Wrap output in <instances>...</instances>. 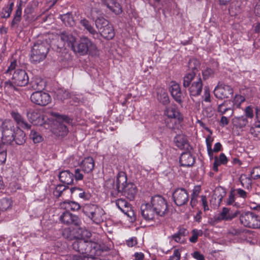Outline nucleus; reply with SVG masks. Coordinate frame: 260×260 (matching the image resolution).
Returning <instances> with one entry per match:
<instances>
[{
    "mask_svg": "<svg viewBox=\"0 0 260 260\" xmlns=\"http://www.w3.org/2000/svg\"><path fill=\"white\" fill-rule=\"evenodd\" d=\"M127 176L124 172H119L115 184L114 181L109 180L106 182L107 187L109 189L110 194L116 198L121 193L130 201L134 200L137 192V187L132 183L127 182Z\"/></svg>",
    "mask_w": 260,
    "mask_h": 260,
    "instance_id": "nucleus-1",
    "label": "nucleus"
},
{
    "mask_svg": "<svg viewBox=\"0 0 260 260\" xmlns=\"http://www.w3.org/2000/svg\"><path fill=\"white\" fill-rule=\"evenodd\" d=\"M73 249L84 255H74L72 260H90L100 251V245L96 242L85 239H77L72 243Z\"/></svg>",
    "mask_w": 260,
    "mask_h": 260,
    "instance_id": "nucleus-2",
    "label": "nucleus"
},
{
    "mask_svg": "<svg viewBox=\"0 0 260 260\" xmlns=\"http://www.w3.org/2000/svg\"><path fill=\"white\" fill-rule=\"evenodd\" d=\"M50 46L46 40H38L33 45L30 53L31 62L38 63L46 57Z\"/></svg>",
    "mask_w": 260,
    "mask_h": 260,
    "instance_id": "nucleus-3",
    "label": "nucleus"
},
{
    "mask_svg": "<svg viewBox=\"0 0 260 260\" xmlns=\"http://www.w3.org/2000/svg\"><path fill=\"white\" fill-rule=\"evenodd\" d=\"M17 62L15 60L12 61L5 73L7 76H9L13 73L12 79L14 83L17 86H24L29 81L28 75L23 70L20 69L15 70Z\"/></svg>",
    "mask_w": 260,
    "mask_h": 260,
    "instance_id": "nucleus-4",
    "label": "nucleus"
},
{
    "mask_svg": "<svg viewBox=\"0 0 260 260\" xmlns=\"http://www.w3.org/2000/svg\"><path fill=\"white\" fill-rule=\"evenodd\" d=\"M84 214L96 224L104 221L105 212L102 208L93 204L85 205L83 208Z\"/></svg>",
    "mask_w": 260,
    "mask_h": 260,
    "instance_id": "nucleus-5",
    "label": "nucleus"
},
{
    "mask_svg": "<svg viewBox=\"0 0 260 260\" xmlns=\"http://www.w3.org/2000/svg\"><path fill=\"white\" fill-rule=\"evenodd\" d=\"M72 49L75 53L84 55L88 52L89 53L94 52L96 50V47L90 39L86 37H83L77 44L74 43Z\"/></svg>",
    "mask_w": 260,
    "mask_h": 260,
    "instance_id": "nucleus-6",
    "label": "nucleus"
},
{
    "mask_svg": "<svg viewBox=\"0 0 260 260\" xmlns=\"http://www.w3.org/2000/svg\"><path fill=\"white\" fill-rule=\"evenodd\" d=\"M240 221L244 226L252 228H260V216L251 212H247L240 216Z\"/></svg>",
    "mask_w": 260,
    "mask_h": 260,
    "instance_id": "nucleus-7",
    "label": "nucleus"
},
{
    "mask_svg": "<svg viewBox=\"0 0 260 260\" xmlns=\"http://www.w3.org/2000/svg\"><path fill=\"white\" fill-rule=\"evenodd\" d=\"M151 204L156 214L159 216H165L168 212L167 202L161 196L157 195L152 197L151 199Z\"/></svg>",
    "mask_w": 260,
    "mask_h": 260,
    "instance_id": "nucleus-8",
    "label": "nucleus"
},
{
    "mask_svg": "<svg viewBox=\"0 0 260 260\" xmlns=\"http://www.w3.org/2000/svg\"><path fill=\"white\" fill-rule=\"evenodd\" d=\"M200 67L199 60L195 59H191L188 63V67L192 71L191 72L187 73L183 77V85L186 88L190 86L191 82L196 80L197 77L196 72Z\"/></svg>",
    "mask_w": 260,
    "mask_h": 260,
    "instance_id": "nucleus-9",
    "label": "nucleus"
},
{
    "mask_svg": "<svg viewBox=\"0 0 260 260\" xmlns=\"http://www.w3.org/2000/svg\"><path fill=\"white\" fill-rule=\"evenodd\" d=\"M31 101L38 105L45 106L51 101L50 95L47 92L41 91H36L30 96Z\"/></svg>",
    "mask_w": 260,
    "mask_h": 260,
    "instance_id": "nucleus-10",
    "label": "nucleus"
},
{
    "mask_svg": "<svg viewBox=\"0 0 260 260\" xmlns=\"http://www.w3.org/2000/svg\"><path fill=\"white\" fill-rule=\"evenodd\" d=\"M165 115L168 118H170L171 122H167V126L170 128H174L173 123H175L177 119L179 121L182 120V118L181 116L180 113L176 109L169 107H167L165 111Z\"/></svg>",
    "mask_w": 260,
    "mask_h": 260,
    "instance_id": "nucleus-11",
    "label": "nucleus"
},
{
    "mask_svg": "<svg viewBox=\"0 0 260 260\" xmlns=\"http://www.w3.org/2000/svg\"><path fill=\"white\" fill-rule=\"evenodd\" d=\"M233 93L232 88L230 86L224 84H218L214 90L215 96L220 99L228 98Z\"/></svg>",
    "mask_w": 260,
    "mask_h": 260,
    "instance_id": "nucleus-12",
    "label": "nucleus"
},
{
    "mask_svg": "<svg viewBox=\"0 0 260 260\" xmlns=\"http://www.w3.org/2000/svg\"><path fill=\"white\" fill-rule=\"evenodd\" d=\"M173 197L174 202L177 206L185 204L189 200L186 190L182 188L176 189L173 192Z\"/></svg>",
    "mask_w": 260,
    "mask_h": 260,
    "instance_id": "nucleus-13",
    "label": "nucleus"
},
{
    "mask_svg": "<svg viewBox=\"0 0 260 260\" xmlns=\"http://www.w3.org/2000/svg\"><path fill=\"white\" fill-rule=\"evenodd\" d=\"M239 214V211L236 210L233 212L230 208L223 207L221 212L215 217V220L217 221L221 220L230 221L237 216Z\"/></svg>",
    "mask_w": 260,
    "mask_h": 260,
    "instance_id": "nucleus-14",
    "label": "nucleus"
},
{
    "mask_svg": "<svg viewBox=\"0 0 260 260\" xmlns=\"http://www.w3.org/2000/svg\"><path fill=\"white\" fill-rule=\"evenodd\" d=\"M27 117L28 120L34 125H41L44 123L43 116L37 110L30 109L27 112Z\"/></svg>",
    "mask_w": 260,
    "mask_h": 260,
    "instance_id": "nucleus-15",
    "label": "nucleus"
},
{
    "mask_svg": "<svg viewBox=\"0 0 260 260\" xmlns=\"http://www.w3.org/2000/svg\"><path fill=\"white\" fill-rule=\"evenodd\" d=\"M169 91L172 98L179 104L182 102V93L179 84L175 81H171L170 84Z\"/></svg>",
    "mask_w": 260,
    "mask_h": 260,
    "instance_id": "nucleus-16",
    "label": "nucleus"
},
{
    "mask_svg": "<svg viewBox=\"0 0 260 260\" xmlns=\"http://www.w3.org/2000/svg\"><path fill=\"white\" fill-rule=\"evenodd\" d=\"M141 213L143 217L147 221L152 220L156 214L151 204L149 203H143L141 205Z\"/></svg>",
    "mask_w": 260,
    "mask_h": 260,
    "instance_id": "nucleus-17",
    "label": "nucleus"
},
{
    "mask_svg": "<svg viewBox=\"0 0 260 260\" xmlns=\"http://www.w3.org/2000/svg\"><path fill=\"white\" fill-rule=\"evenodd\" d=\"M203 82L200 75L197 77L191 85L189 86V92L190 96H196L199 95L203 89Z\"/></svg>",
    "mask_w": 260,
    "mask_h": 260,
    "instance_id": "nucleus-18",
    "label": "nucleus"
},
{
    "mask_svg": "<svg viewBox=\"0 0 260 260\" xmlns=\"http://www.w3.org/2000/svg\"><path fill=\"white\" fill-rule=\"evenodd\" d=\"M59 219L62 223L68 225L74 224L77 225L79 223L78 217L68 211L62 213L59 217Z\"/></svg>",
    "mask_w": 260,
    "mask_h": 260,
    "instance_id": "nucleus-19",
    "label": "nucleus"
},
{
    "mask_svg": "<svg viewBox=\"0 0 260 260\" xmlns=\"http://www.w3.org/2000/svg\"><path fill=\"white\" fill-rule=\"evenodd\" d=\"M102 3L116 15L122 12V7L116 0H102Z\"/></svg>",
    "mask_w": 260,
    "mask_h": 260,
    "instance_id": "nucleus-20",
    "label": "nucleus"
},
{
    "mask_svg": "<svg viewBox=\"0 0 260 260\" xmlns=\"http://www.w3.org/2000/svg\"><path fill=\"white\" fill-rule=\"evenodd\" d=\"M217 111L220 115H223L226 112H230V116H232L234 114L233 105L232 101H224L222 103L218 105Z\"/></svg>",
    "mask_w": 260,
    "mask_h": 260,
    "instance_id": "nucleus-21",
    "label": "nucleus"
},
{
    "mask_svg": "<svg viewBox=\"0 0 260 260\" xmlns=\"http://www.w3.org/2000/svg\"><path fill=\"white\" fill-rule=\"evenodd\" d=\"M59 180L67 185L72 184L74 181V174L69 170L61 171L58 175Z\"/></svg>",
    "mask_w": 260,
    "mask_h": 260,
    "instance_id": "nucleus-22",
    "label": "nucleus"
},
{
    "mask_svg": "<svg viewBox=\"0 0 260 260\" xmlns=\"http://www.w3.org/2000/svg\"><path fill=\"white\" fill-rule=\"evenodd\" d=\"M81 168L85 173H89L92 171L94 167V161L92 157H86L82 161Z\"/></svg>",
    "mask_w": 260,
    "mask_h": 260,
    "instance_id": "nucleus-23",
    "label": "nucleus"
},
{
    "mask_svg": "<svg viewBox=\"0 0 260 260\" xmlns=\"http://www.w3.org/2000/svg\"><path fill=\"white\" fill-rule=\"evenodd\" d=\"M11 116L19 126L26 129H30L31 125L28 124L19 113L12 112Z\"/></svg>",
    "mask_w": 260,
    "mask_h": 260,
    "instance_id": "nucleus-24",
    "label": "nucleus"
},
{
    "mask_svg": "<svg viewBox=\"0 0 260 260\" xmlns=\"http://www.w3.org/2000/svg\"><path fill=\"white\" fill-rule=\"evenodd\" d=\"M181 166L184 167H190L194 162V158L189 152H184L181 154L179 160Z\"/></svg>",
    "mask_w": 260,
    "mask_h": 260,
    "instance_id": "nucleus-25",
    "label": "nucleus"
},
{
    "mask_svg": "<svg viewBox=\"0 0 260 260\" xmlns=\"http://www.w3.org/2000/svg\"><path fill=\"white\" fill-rule=\"evenodd\" d=\"M156 98L160 103L164 105H167L169 103V98L167 91L164 88H157Z\"/></svg>",
    "mask_w": 260,
    "mask_h": 260,
    "instance_id": "nucleus-26",
    "label": "nucleus"
},
{
    "mask_svg": "<svg viewBox=\"0 0 260 260\" xmlns=\"http://www.w3.org/2000/svg\"><path fill=\"white\" fill-rule=\"evenodd\" d=\"M60 207L67 211H77L80 209V206L77 202L66 201L60 203Z\"/></svg>",
    "mask_w": 260,
    "mask_h": 260,
    "instance_id": "nucleus-27",
    "label": "nucleus"
},
{
    "mask_svg": "<svg viewBox=\"0 0 260 260\" xmlns=\"http://www.w3.org/2000/svg\"><path fill=\"white\" fill-rule=\"evenodd\" d=\"M14 140V133L12 129L2 131V140L3 144H11Z\"/></svg>",
    "mask_w": 260,
    "mask_h": 260,
    "instance_id": "nucleus-28",
    "label": "nucleus"
},
{
    "mask_svg": "<svg viewBox=\"0 0 260 260\" xmlns=\"http://www.w3.org/2000/svg\"><path fill=\"white\" fill-rule=\"evenodd\" d=\"M99 32L104 38L108 40L113 39L115 35L114 28L110 23L101 30Z\"/></svg>",
    "mask_w": 260,
    "mask_h": 260,
    "instance_id": "nucleus-29",
    "label": "nucleus"
},
{
    "mask_svg": "<svg viewBox=\"0 0 260 260\" xmlns=\"http://www.w3.org/2000/svg\"><path fill=\"white\" fill-rule=\"evenodd\" d=\"M174 142L176 146L180 149L187 148L188 143L186 136L181 135H178L174 138Z\"/></svg>",
    "mask_w": 260,
    "mask_h": 260,
    "instance_id": "nucleus-30",
    "label": "nucleus"
},
{
    "mask_svg": "<svg viewBox=\"0 0 260 260\" xmlns=\"http://www.w3.org/2000/svg\"><path fill=\"white\" fill-rule=\"evenodd\" d=\"M61 40L72 48L76 42L75 38L70 33L63 32L60 35Z\"/></svg>",
    "mask_w": 260,
    "mask_h": 260,
    "instance_id": "nucleus-31",
    "label": "nucleus"
},
{
    "mask_svg": "<svg viewBox=\"0 0 260 260\" xmlns=\"http://www.w3.org/2000/svg\"><path fill=\"white\" fill-rule=\"evenodd\" d=\"M116 206L124 214L130 216V214L128 213L129 210L131 209L129 207V204L125 200L122 199H118L116 202Z\"/></svg>",
    "mask_w": 260,
    "mask_h": 260,
    "instance_id": "nucleus-32",
    "label": "nucleus"
},
{
    "mask_svg": "<svg viewBox=\"0 0 260 260\" xmlns=\"http://www.w3.org/2000/svg\"><path fill=\"white\" fill-rule=\"evenodd\" d=\"M59 17L62 22L66 26H73L75 25V21L71 13L60 15Z\"/></svg>",
    "mask_w": 260,
    "mask_h": 260,
    "instance_id": "nucleus-33",
    "label": "nucleus"
},
{
    "mask_svg": "<svg viewBox=\"0 0 260 260\" xmlns=\"http://www.w3.org/2000/svg\"><path fill=\"white\" fill-rule=\"evenodd\" d=\"M95 24L99 31L107 26L109 22L103 17H99L95 20Z\"/></svg>",
    "mask_w": 260,
    "mask_h": 260,
    "instance_id": "nucleus-34",
    "label": "nucleus"
},
{
    "mask_svg": "<svg viewBox=\"0 0 260 260\" xmlns=\"http://www.w3.org/2000/svg\"><path fill=\"white\" fill-rule=\"evenodd\" d=\"M15 140L14 141L18 145H22L25 142V134L23 131L19 130L18 132L14 135Z\"/></svg>",
    "mask_w": 260,
    "mask_h": 260,
    "instance_id": "nucleus-35",
    "label": "nucleus"
},
{
    "mask_svg": "<svg viewBox=\"0 0 260 260\" xmlns=\"http://www.w3.org/2000/svg\"><path fill=\"white\" fill-rule=\"evenodd\" d=\"M225 191L222 187L216 188L214 191V196L215 199H217L218 203L220 204L222 201L223 198L225 195Z\"/></svg>",
    "mask_w": 260,
    "mask_h": 260,
    "instance_id": "nucleus-36",
    "label": "nucleus"
},
{
    "mask_svg": "<svg viewBox=\"0 0 260 260\" xmlns=\"http://www.w3.org/2000/svg\"><path fill=\"white\" fill-rule=\"evenodd\" d=\"M12 205L11 200L8 198H3L0 200V210L6 211Z\"/></svg>",
    "mask_w": 260,
    "mask_h": 260,
    "instance_id": "nucleus-37",
    "label": "nucleus"
},
{
    "mask_svg": "<svg viewBox=\"0 0 260 260\" xmlns=\"http://www.w3.org/2000/svg\"><path fill=\"white\" fill-rule=\"evenodd\" d=\"M80 24L92 35H94L96 33L93 27L90 24V22L87 20L85 19L81 20Z\"/></svg>",
    "mask_w": 260,
    "mask_h": 260,
    "instance_id": "nucleus-38",
    "label": "nucleus"
},
{
    "mask_svg": "<svg viewBox=\"0 0 260 260\" xmlns=\"http://www.w3.org/2000/svg\"><path fill=\"white\" fill-rule=\"evenodd\" d=\"M234 122L238 127L240 128L245 126L248 123L247 119L244 116L236 118Z\"/></svg>",
    "mask_w": 260,
    "mask_h": 260,
    "instance_id": "nucleus-39",
    "label": "nucleus"
},
{
    "mask_svg": "<svg viewBox=\"0 0 260 260\" xmlns=\"http://www.w3.org/2000/svg\"><path fill=\"white\" fill-rule=\"evenodd\" d=\"M245 98L241 95L237 94L235 95L233 102H232L233 105V109L234 107L240 108L241 103L245 101Z\"/></svg>",
    "mask_w": 260,
    "mask_h": 260,
    "instance_id": "nucleus-40",
    "label": "nucleus"
},
{
    "mask_svg": "<svg viewBox=\"0 0 260 260\" xmlns=\"http://www.w3.org/2000/svg\"><path fill=\"white\" fill-rule=\"evenodd\" d=\"M70 192L72 194L78 196L81 199H87V194L80 188L72 187L70 189Z\"/></svg>",
    "mask_w": 260,
    "mask_h": 260,
    "instance_id": "nucleus-41",
    "label": "nucleus"
},
{
    "mask_svg": "<svg viewBox=\"0 0 260 260\" xmlns=\"http://www.w3.org/2000/svg\"><path fill=\"white\" fill-rule=\"evenodd\" d=\"M30 137L35 143H39L43 141L42 136L38 132L34 130L31 131Z\"/></svg>",
    "mask_w": 260,
    "mask_h": 260,
    "instance_id": "nucleus-42",
    "label": "nucleus"
},
{
    "mask_svg": "<svg viewBox=\"0 0 260 260\" xmlns=\"http://www.w3.org/2000/svg\"><path fill=\"white\" fill-rule=\"evenodd\" d=\"M250 177H247L245 175L241 176L240 177V182L243 187L249 189L251 184V179Z\"/></svg>",
    "mask_w": 260,
    "mask_h": 260,
    "instance_id": "nucleus-43",
    "label": "nucleus"
},
{
    "mask_svg": "<svg viewBox=\"0 0 260 260\" xmlns=\"http://www.w3.org/2000/svg\"><path fill=\"white\" fill-rule=\"evenodd\" d=\"M80 234L79 237L77 239H85L86 238H89L91 236V233L88 230L80 228L78 231Z\"/></svg>",
    "mask_w": 260,
    "mask_h": 260,
    "instance_id": "nucleus-44",
    "label": "nucleus"
},
{
    "mask_svg": "<svg viewBox=\"0 0 260 260\" xmlns=\"http://www.w3.org/2000/svg\"><path fill=\"white\" fill-rule=\"evenodd\" d=\"M203 232L201 230L193 229L192 231V236L189 238V241L191 243H196L199 236L202 235Z\"/></svg>",
    "mask_w": 260,
    "mask_h": 260,
    "instance_id": "nucleus-45",
    "label": "nucleus"
},
{
    "mask_svg": "<svg viewBox=\"0 0 260 260\" xmlns=\"http://www.w3.org/2000/svg\"><path fill=\"white\" fill-rule=\"evenodd\" d=\"M31 84L34 90L40 91L43 88V82L42 81L35 80L31 82Z\"/></svg>",
    "mask_w": 260,
    "mask_h": 260,
    "instance_id": "nucleus-46",
    "label": "nucleus"
},
{
    "mask_svg": "<svg viewBox=\"0 0 260 260\" xmlns=\"http://www.w3.org/2000/svg\"><path fill=\"white\" fill-rule=\"evenodd\" d=\"M67 188L68 186L64 185L59 184L57 185L54 191V196L57 197H60L62 191L65 190Z\"/></svg>",
    "mask_w": 260,
    "mask_h": 260,
    "instance_id": "nucleus-47",
    "label": "nucleus"
},
{
    "mask_svg": "<svg viewBox=\"0 0 260 260\" xmlns=\"http://www.w3.org/2000/svg\"><path fill=\"white\" fill-rule=\"evenodd\" d=\"M251 178L254 180L260 179V167L253 169L250 173Z\"/></svg>",
    "mask_w": 260,
    "mask_h": 260,
    "instance_id": "nucleus-48",
    "label": "nucleus"
},
{
    "mask_svg": "<svg viewBox=\"0 0 260 260\" xmlns=\"http://www.w3.org/2000/svg\"><path fill=\"white\" fill-rule=\"evenodd\" d=\"M12 125V122L10 120H5L2 122L1 125L2 131L11 129Z\"/></svg>",
    "mask_w": 260,
    "mask_h": 260,
    "instance_id": "nucleus-49",
    "label": "nucleus"
},
{
    "mask_svg": "<svg viewBox=\"0 0 260 260\" xmlns=\"http://www.w3.org/2000/svg\"><path fill=\"white\" fill-rule=\"evenodd\" d=\"M13 4L12 3L11 6L9 7H7L3 10L2 14L3 17L4 18H8L10 17V14L12 11V6Z\"/></svg>",
    "mask_w": 260,
    "mask_h": 260,
    "instance_id": "nucleus-50",
    "label": "nucleus"
},
{
    "mask_svg": "<svg viewBox=\"0 0 260 260\" xmlns=\"http://www.w3.org/2000/svg\"><path fill=\"white\" fill-rule=\"evenodd\" d=\"M2 144H0V165L4 164L6 160L7 153L4 150H2Z\"/></svg>",
    "mask_w": 260,
    "mask_h": 260,
    "instance_id": "nucleus-51",
    "label": "nucleus"
},
{
    "mask_svg": "<svg viewBox=\"0 0 260 260\" xmlns=\"http://www.w3.org/2000/svg\"><path fill=\"white\" fill-rule=\"evenodd\" d=\"M75 175H74V178H75L76 181L82 180L83 179V174L81 172V170L78 168L75 170Z\"/></svg>",
    "mask_w": 260,
    "mask_h": 260,
    "instance_id": "nucleus-52",
    "label": "nucleus"
},
{
    "mask_svg": "<svg viewBox=\"0 0 260 260\" xmlns=\"http://www.w3.org/2000/svg\"><path fill=\"white\" fill-rule=\"evenodd\" d=\"M69 97V93L68 92L66 91L60 90L57 93V98L59 99L60 100L63 101L66 99H68Z\"/></svg>",
    "mask_w": 260,
    "mask_h": 260,
    "instance_id": "nucleus-53",
    "label": "nucleus"
},
{
    "mask_svg": "<svg viewBox=\"0 0 260 260\" xmlns=\"http://www.w3.org/2000/svg\"><path fill=\"white\" fill-rule=\"evenodd\" d=\"M213 141V138L210 135L208 136L206 138V144L207 151H211L212 148V143Z\"/></svg>",
    "mask_w": 260,
    "mask_h": 260,
    "instance_id": "nucleus-54",
    "label": "nucleus"
},
{
    "mask_svg": "<svg viewBox=\"0 0 260 260\" xmlns=\"http://www.w3.org/2000/svg\"><path fill=\"white\" fill-rule=\"evenodd\" d=\"M172 238L177 243H183L185 241V238L180 237V236L177 235L176 233L172 236Z\"/></svg>",
    "mask_w": 260,
    "mask_h": 260,
    "instance_id": "nucleus-55",
    "label": "nucleus"
},
{
    "mask_svg": "<svg viewBox=\"0 0 260 260\" xmlns=\"http://www.w3.org/2000/svg\"><path fill=\"white\" fill-rule=\"evenodd\" d=\"M204 100L206 102H210V93L208 88L205 87L204 89V93L203 96Z\"/></svg>",
    "mask_w": 260,
    "mask_h": 260,
    "instance_id": "nucleus-56",
    "label": "nucleus"
},
{
    "mask_svg": "<svg viewBox=\"0 0 260 260\" xmlns=\"http://www.w3.org/2000/svg\"><path fill=\"white\" fill-rule=\"evenodd\" d=\"M180 253L178 250L175 249L174 251L173 255L171 256L168 260H180Z\"/></svg>",
    "mask_w": 260,
    "mask_h": 260,
    "instance_id": "nucleus-57",
    "label": "nucleus"
},
{
    "mask_svg": "<svg viewBox=\"0 0 260 260\" xmlns=\"http://www.w3.org/2000/svg\"><path fill=\"white\" fill-rule=\"evenodd\" d=\"M245 113L246 117L251 118L253 117V110L250 106L246 107Z\"/></svg>",
    "mask_w": 260,
    "mask_h": 260,
    "instance_id": "nucleus-58",
    "label": "nucleus"
},
{
    "mask_svg": "<svg viewBox=\"0 0 260 260\" xmlns=\"http://www.w3.org/2000/svg\"><path fill=\"white\" fill-rule=\"evenodd\" d=\"M213 74V71L211 69H207L202 72L203 78L206 79L209 78L210 76Z\"/></svg>",
    "mask_w": 260,
    "mask_h": 260,
    "instance_id": "nucleus-59",
    "label": "nucleus"
},
{
    "mask_svg": "<svg viewBox=\"0 0 260 260\" xmlns=\"http://www.w3.org/2000/svg\"><path fill=\"white\" fill-rule=\"evenodd\" d=\"M229 119L224 116H222L219 121L220 125L222 127H224L227 125L229 124Z\"/></svg>",
    "mask_w": 260,
    "mask_h": 260,
    "instance_id": "nucleus-60",
    "label": "nucleus"
},
{
    "mask_svg": "<svg viewBox=\"0 0 260 260\" xmlns=\"http://www.w3.org/2000/svg\"><path fill=\"white\" fill-rule=\"evenodd\" d=\"M236 191L239 197L245 199L247 196V193L241 188H237L236 189Z\"/></svg>",
    "mask_w": 260,
    "mask_h": 260,
    "instance_id": "nucleus-61",
    "label": "nucleus"
},
{
    "mask_svg": "<svg viewBox=\"0 0 260 260\" xmlns=\"http://www.w3.org/2000/svg\"><path fill=\"white\" fill-rule=\"evenodd\" d=\"M230 233L233 235L238 236L243 234L244 230L240 229H233L230 230Z\"/></svg>",
    "mask_w": 260,
    "mask_h": 260,
    "instance_id": "nucleus-62",
    "label": "nucleus"
},
{
    "mask_svg": "<svg viewBox=\"0 0 260 260\" xmlns=\"http://www.w3.org/2000/svg\"><path fill=\"white\" fill-rule=\"evenodd\" d=\"M193 258L197 260H205L204 256L199 251H195L192 253Z\"/></svg>",
    "mask_w": 260,
    "mask_h": 260,
    "instance_id": "nucleus-63",
    "label": "nucleus"
},
{
    "mask_svg": "<svg viewBox=\"0 0 260 260\" xmlns=\"http://www.w3.org/2000/svg\"><path fill=\"white\" fill-rule=\"evenodd\" d=\"M126 244L128 247H133L137 244V239L136 237H132L127 240Z\"/></svg>",
    "mask_w": 260,
    "mask_h": 260,
    "instance_id": "nucleus-64",
    "label": "nucleus"
}]
</instances>
